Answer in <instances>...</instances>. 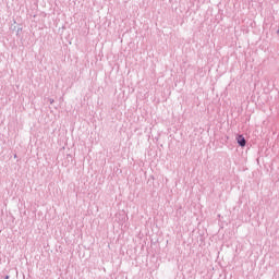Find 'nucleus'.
Here are the masks:
<instances>
[{
	"label": "nucleus",
	"mask_w": 279,
	"mask_h": 279,
	"mask_svg": "<svg viewBox=\"0 0 279 279\" xmlns=\"http://www.w3.org/2000/svg\"><path fill=\"white\" fill-rule=\"evenodd\" d=\"M236 142L240 147H245V145L247 144V142L245 141V137H243V135H239L236 137Z\"/></svg>",
	"instance_id": "nucleus-1"
},
{
	"label": "nucleus",
	"mask_w": 279,
	"mask_h": 279,
	"mask_svg": "<svg viewBox=\"0 0 279 279\" xmlns=\"http://www.w3.org/2000/svg\"><path fill=\"white\" fill-rule=\"evenodd\" d=\"M5 279H10V277H9V276H7V277H5Z\"/></svg>",
	"instance_id": "nucleus-2"
}]
</instances>
